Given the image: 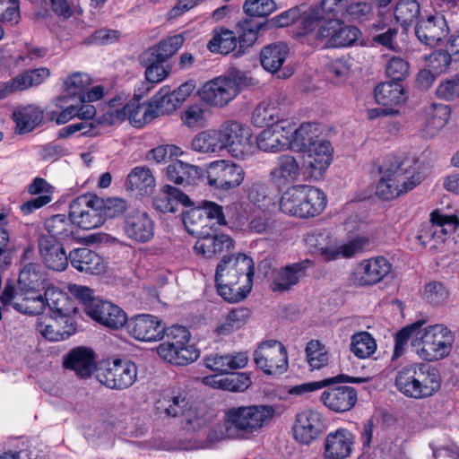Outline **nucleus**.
I'll list each match as a JSON object with an SVG mask.
<instances>
[{
  "mask_svg": "<svg viewBox=\"0 0 459 459\" xmlns=\"http://www.w3.org/2000/svg\"><path fill=\"white\" fill-rule=\"evenodd\" d=\"M45 280L41 265L29 263L21 270L16 284L6 282L0 302L4 308L13 307L22 314L39 315L45 309L41 293Z\"/></svg>",
  "mask_w": 459,
  "mask_h": 459,
  "instance_id": "1",
  "label": "nucleus"
},
{
  "mask_svg": "<svg viewBox=\"0 0 459 459\" xmlns=\"http://www.w3.org/2000/svg\"><path fill=\"white\" fill-rule=\"evenodd\" d=\"M254 274L251 257L244 254L224 255L215 273L218 293L231 303L242 300L252 289Z\"/></svg>",
  "mask_w": 459,
  "mask_h": 459,
  "instance_id": "2",
  "label": "nucleus"
},
{
  "mask_svg": "<svg viewBox=\"0 0 459 459\" xmlns=\"http://www.w3.org/2000/svg\"><path fill=\"white\" fill-rule=\"evenodd\" d=\"M275 414L271 405L234 406L223 418V435L229 439H250L269 424Z\"/></svg>",
  "mask_w": 459,
  "mask_h": 459,
  "instance_id": "3",
  "label": "nucleus"
},
{
  "mask_svg": "<svg viewBox=\"0 0 459 459\" xmlns=\"http://www.w3.org/2000/svg\"><path fill=\"white\" fill-rule=\"evenodd\" d=\"M126 209L121 199L104 200L96 195L86 194L73 200L69 205V217L74 225L90 230L101 226L107 218L115 217Z\"/></svg>",
  "mask_w": 459,
  "mask_h": 459,
  "instance_id": "4",
  "label": "nucleus"
},
{
  "mask_svg": "<svg viewBox=\"0 0 459 459\" xmlns=\"http://www.w3.org/2000/svg\"><path fill=\"white\" fill-rule=\"evenodd\" d=\"M380 179L377 195L384 200H393L415 188L423 179L414 158L404 159L397 164H385L379 169Z\"/></svg>",
  "mask_w": 459,
  "mask_h": 459,
  "instance_id": "5",
  "label": "nucleus"
},
{
  "mask_svg": "<svg viewBox=\"0 0 459 459\" xmlns=\"http://www.w3.org/2000/svg\"><path fill=\"white\" fill-rule=\"evenodd\" d=\"M394 385L407 397L424 399L439 390L441 379L434 367L422 363L411 364L398 370Z\"/></svg>",
  "mask_w": 459,
  "mask_h": 459,
  "instance_id": "6",
  "label": "nucleus"
},
{
  "mask_svg": "<svg viewBox=\"0 0 459 459\" xmlns=\"http://www.w3.org/2000/svg\"><path fill=\"white\" fill-rule=\"evenodd\" d=\"M454 343L451 331L444 325H429L418 331L412 348L424 360L434 361L446 357Z\"/></svg>",
  "mask_w": 459,
  "mask_h": 459,
  "instance_id": "7",
  "label": "nucleus"
},
{
  "mask_svg": "<svg viewBox=\"0 0 459 459\" xmlns=\"http://www.w3.org/2000/svg\"><path fill=\"white\" fill-rule=\"evenodd\" d=\"M165 340L157 347V353L164 360L184 366L196 360L200 355L199 351L189 345L190 333L184 327L174 325L166 329L164 327Z\"/></svg>",
  "mask_w": 459,
  "mask_h": 459,
  "instance_id": "8",
  "label": "nucleus"
},
{
  "mask_svg": "<svg viewBox=\"0 0 459 459\" xmlns=\"http://www.w3.org/2000/svg\"><path fill=\"white\" fill-rule=\"evenodd\" d=\"M458 226L459 219L456 215H447L435 210L430 213L429 221L420 225L416 239L424 247L437 250Z\"/></svg>",
  "mask_w": 459,
  "mask_h": 459,
  "instance_id": "9",
  "label": "nucleus"
},
{
  "mask_svg": "<svg viewBox=\"0 0 459 459\" xmlns=\"http://www.w3.org/2000/svg\"><path fill=\"white\" fill-rule=\"evenodd\" d=\"M256 367L266 375L283 374L289 368L288 352L279 341L267 340L254 351Z\"/></svg>",
  "mask_w": 459,
  "mask_h": 459,
  "instance_id": "10",
  "label": "nucleus"
},
{
  "mask_svg": "<svg viewBox=\"0 0 459 459\" xmlns=\"http://www.w3.org/2000/svg\"><path fill=\"white\" fill-rule=\"evenodd\" d=\"M137 367L129 359H115L97 373L98 381L110 389L124 390L137 379Z\"/></svg>",
  "mask_w": 459,
  "mask_h": 459,
  "instance_id": "11",
  "label": "nucleus"
},
{
  "mask_svg": "<svg viewBox=\"0 0 459 459\" xmlns=\"http://www.w3.org/2000/svg\"><path fill=\"white\" fill-rule=\"evenodd\" d=\"M222 150L235 158L242 159L250 147L251 131L248 126L238 121H226L217 129Z\"/></svg>",
  "mask_w": 459,
  "mask_h": 459,
  "instance_id": "12",
  "label": "nucleus"
},
{
  "mask_svg": "<svg viewBox=\"0 0 459 459\" xmlns=\"http://www.w3.org/2000/svg\"><path fill=\"white\" fill-rule=\"evenodd\" d=\"M391 270L392 264L384 256L364 259L354 267L350 281L356 287L372 286L380 282Z\"/></svg>",
  "mask_w": 459,
  "mask_h": 459,
  "instance_id": "13",
  "label": "nucleus"
},
{
  "mask_svg": "<svg viewBox=\"0 0 459 459\" xmlns=\"http://www.w3.org/2000/svg\"><path fill=\"white\" fill-rule=\"evenodd\" d=\"M205 178L210 186L230 190L238 186L244 180L243 169L232 162L220 160L209 164Z\"/></svg>",
  "mask_w": 459,
  "mask_h": 459,
  "instance_id": "14",
  "label": "nucleus"
},
{
  "mask_svg": "<svg viewBox=\"0 0 459 459\" xmlns=\"http://www.w3.org/2000/svg\"><path fill=\"white\" fill-rule=\"evenodd\" d=\"M238 83L231 78L219 76L206 82L199 91L201 100L212 107H224L239 93Z\"/></svg>",
  "mask_w": 459,
  "mask_h": 459,
  "instance_id": "15",
  "label": "nucleus"
},
{
  "mask_svg": "<svg viewBox=\"0 0 459 459\" xmlns=\"http://www.w3.org/2000/svg\"><path fill=\"white\" fill-rule=\"evenodd\" d=\"M311 265L312 262L305 259L273 269L271 274V290L278 293L290 291L306 277L307 270Z\"/></svg>",
  "mask_w": 459,
  "mask_h": 459,
  "instance_id": "16",
  "label": "nucleus"
},
{
  "mask_svg": "<svg viewBox=\"0 0 459 459\" xmlns=\"http://www.w3.org/2000/svg\"><path fill=\"white\" fill-rule=\"evenodd\" d=\"M85 313L96 322L111 329H118L128 321L121 307L101 299L91 300L86 305Z\"/></svg>",
  "mask_w": 459,
  "mask_h": 459,
  "instance_id": "17",
  "label": "nucleus"
},
{
  "mask_svg": "<svg viewBox=\"0 0 459 459\" xmlns=\"http://www.w3.org/2000/svg\"><path fill=\"white\" fill-rule=\"evenodd\" d=\"M333 149L329 141H316L305 151L304 167L310 178L319 179L331 164Z\"/></svg>",
  "mask_w": 459,
  "mask_h": 459,
  "instance_id": "18",
  "label": "nucleus"
},
{
  "mask_svg": "<svg viewBox=\"0 0 459 459\" xmlns=\"http://www.w3.org/2000/svg\"><path fill=\"white\" fill-rule=\"evenodd\" d=\"M130 335L142 342H156L163 339L164 325L157 316L148 314L137 315L127 321Z\"/></svg>",
  "mask_w": 459,
  "mask_h": 459,
  "instance_id": "19",
  "label": "nucleus"
},
{
  "mask_svg": "<svg viewBox=\"0 0 459 459\" xmlns=\"http://www.w3.org/2000/svg\"><path fill=\"white\" fill-rule=\"evenodd\" d=\"M38 332L50 342H60L69 338L76 331L73 316H41L37 319Z\"/></svg>",
  "mask_w": 459,
  "mask_h": 459,
  "instance_id": "20",
  "label": "nucleus"
},
{
  "mask_svg": "<svg viewBox=\"0 0 459 459\" xmlns=\"http://www.w3.org/2000/svg\"><path fill=\"white\" fill-rule=\"evenodd\" d=\"M322 415L316 411L306 410L296 415L292 427L294 438L301 444L308 445L324 431Z\"/></svg>",
  "mask_w": 459,
  "mask_h": 459,
  "instance_id": "21",
  "label": "nucleus"
},
{
  "mask_svg": "<svg viewBox=\"0 0 459 459\" xmlns=\"http://www.w3.org/2000/svg\"><path fill=\"white\" fill-rule=\"evenodd\" d=\"M292 126L288 121L264 129L256 138L257 147L264 152H280L290 145Z\"/></svg>",
  "mask_w": 459,
  "mask_h": 459,
  "instance_id": "22",
  "label": "nucleus"
},
{
  "mask_svg": "<svg viewBox=\"0 0 459 459\" xmlns=\"http://www.w3.org/2000/svg\"><path fill=\"white\" fill-rule=\"evenodd\" d=\"M323 404L333 412L351 411L358 401L357 390L349 385L329 386L320 396Z\"/></svg>",
  "mask_w": 459,
  "mask_h": 459,
  "instance_id": "23",
  "label": "nucleus"
},
{
  "mask_svg": "<svg viewBox=\"0 0 459 459\" xmlns=\"http://www.w3.org/2000/svg\"><path fill=\"white\" fill-rule=\"evenodd\" d=\"M27 191L34 197L20 205V210L23 215L31 214L49 204L53 201L55 187L45 178L37 177L28 185Z\"/></svg>",
  "mask_w": 459,
  "mask_h": 459,
  "instance_id": "24",
  "label": "nucleus"
},
{
  "mask_svg": "<svg viewBox=\"0 0 459 459\" xmlns=\"http://www.w3.org/2000/svg\"><path fill=\"white\" fill-rule=\"evenodd\" d=\"M123 230L130 239L145 243L154 235V223L145 212L134 211L126 215Z\"/></svg>",
  "mask_w": 459,
  "mask_h": 459,
  "instance_id": "25",
  "label": "nucleus"
},
{
  "mask_svg": "<svg viewBox=\"0 0 459 459\" xmlns=\"http://www.w3.org/2000/svg\"><path fill=\"white\" fill-rule=\"evenodd\" d=\"M448 30L443 16L430 15L417 23L415 34L421 43L434 48L447 36Z\"/></svg>",
  "mask_w": 459,
  "mask_h": 459,
  "instance_id": "26",
  "label": "nucleus"
},
{
  "mask_svg": "<svg viewBox=\"0 0 459 459\" xmlns=\"http://www.w3.org/2000/svg\"><path fill=\"white\" fill-rule=\"evenodd\" d=\"M39 255L45 265L53 271L62 272L68 266L69 255L63 245L51 237H39L38 239Z\"/></svg>",
  "mask_w": 459,
  "mask_h": 459,
  "instance_id": "27",
  "label": "nucleus"
},
{
  "mask_svg": "<svg viewBox=\"0 0 459 459\" xmlns=\"http://www.w3.org/2000/svg\"><path fill=\"white\" fill-rule=\"evenodd\" d=\"M168 180L183 186H197L205 179V170L198 166L176 160L166 168Z\"/></svg>",
  "mask_w": 459,
  "mask_h": 459,
  "instance_id": "28",
  "label": "nucleus"
},
{
  "mask_svg": "<svg viewBox=\"0 0 459 459\" xmlns=\"http://www.w3.org/2000/svg\"><path fill=\"white\" fill-rule=\"evenodd\" d=\"M142 64L145 66V79L143 82V91L138 89L139 93H135V97L141 98L143 94L150 91L154 84L162 82L171 72V67L165 64V60L160 59L155 55H151L149 51H145L142 57Z\"/></svg>",
  "mask_w": 459,
  "mask_h": 459,
  "instance_id": "29",
  "label": "nucleus"
},
{
  "mask_svg": "<svg viewBox=\"0 0 459 459\" xmlns=\"http://www.w3.org/2000/svg\"><path fill=\"white\" fill-rule=\"evenodd\" d=\"M354 437L345 429L330 432L325 441L324 455L325 459H344L352 450Z\"/></svg>",
  "mask_w": 459,
  "mask_h": 459,
  "instance_id": "30",
  "label": "nucleus"
},
{
  "mask_svg": "<svg viewBox=\"0 0 459 459\" xmlns=\"http://www.w3.org/2000/svg\"><path fill=\"white\" fill-rule=\"evenodd\" d=\"M299 175V164L291 155L279 156L269 174L271 182L279 188L298 181Z\"/></svg>",
  "mask_w": 459,
  "mask_h": 459,
  "instance_id": "31",
  "label": "nucleus"
},
{
  "mask_svg": "<svg viewBox=\"0 0 459 459\" xmlns=\"http://www.w3.org/2000/svg\"><path fill=\"white\" fill-rule=\"evenodd\" d=\"M64 367L74 371L78 377L86 378L91 375L96 367L94 353L86 347L74 348L65 357Z\"/></svg>",
  "mask_w": 459,
  "mask_h": 459,
  "instance_id": "32",
  "label": "nucleus"
},
{
  "mask_svg": "<svg viewBox=\"0 0 459 459\" xmlns=\"http://www.w3.org/2000/svg\"><path fill=\"white\" fill-rule=\"evenodd\" d=\"M234 240L227 234H206L199 236L194 248L198 255L212 258L230 251L234 248Z\"/></svg>",
  "mask_w": 459,
  "mask_h": 459,
  "instance_id": "33",
  "label": "nucleus"
},
{
  "mask_svg": "<svg viewBox=\"0 0 459 459\" xmlns=\"http://www.w3.org/2000/svg\"><path fill=\"white\" fill-rule=\"evenodd\" d=\"M374 94L377 102L386 107L380 109L378 114H397L398 111L396 109L388 107L399 105L404 100L403 88L396 82H387L378 84L375 88Z\"/></svg>",
  "mask_w": 459,
  "mask_h": 459,
  "instance_id": "34",
  "label": "nucleus"
},
{
  "mask_svg": "<svg viewBox=\"0 0 459 459\" xmlns=\"http://www.w3.org/2000/svg\"><path fill=\"white\" fill-rule=\"evenodd\" d=\"M285 116L280 102L276 99L264 100L258 104L252 115V122L258 127H269L280 124Z\"/></svg>",
  "mask_w": 459,
  "mask_h": 459,
  "instance_id": "35",
  "label": "nucleus"
},
{
  "mask_svg": "<svg viewBox=\"0 0 459 459\" xmlns=\"http://www.w3.org/2000/svg\"><path fill=\"white\" fill-rule=\"evenodd\" d=\"M69 261L72 266L80 272L99 274L104 270L103 259L88 247L72 250L69 254Z\"/></svg>",
  "mask_w": 459,
  "mask_h": 459,
  "instance_id": "36",
  "label": "nucleus"
},
{
  "mask_svg": "<svg viewBox=\"0 0 459 459\" xmlns=\"http://www.w3.org/2000/svg\"><path fill=\"white\" fill-rule=\"evenodd\" d=\"M248 359L246 351L225 355L216 353L205 357L204 364L212 371L229 374L231 370L243 368L247 364Z\"/></svg>",
  "mask_w": 459,
  "mask_h": 459,
  "instance_id": "37",
  "label": "nucleus"
},
{
  "mask_svg": "<svg viewBox=\"0 0 459 459\" xmlns=\"http://www.w3.org/2000/svg\"><path fill=\"white\" fill-rule=\"evenodd\" d=\"M118 118H127L134 127L141 128L155 117L149 102L140 103L134 99L126 103L122 109L117 110Z\"/></svg>",
  "mask_w": 459,
  "mask_h": 459,
  "instance_id": "38",
  "label": "nucleus"
},
{
  "mask_svg": "<svg viewBox=\"0 0 459 459\" xmlns=\"http://www.w3.org/2000/svg\"><path fill=\"white\" fill-rule=\"evenodd\" d=\"M77 117L83 120L82 122L68 125L58 131L59 138H66L72 134L80 132L81 135L92 136L93 126L89 120L92 119L96 115V108L91 104H82L81 106L76 105Z\"/></svg>",
  "mask_w": 459,
  "mask_h": 459,
  "instance_id": "39",
  "label": "nucleus"
},
{
  "mask_svg": "<svg viewBox=\"0 0 459 459\" xmlns=\"http://www.w3.org/2000/svg\"><path fill=\"white\" fill-rule=\"evenodd\" d=\"M178 204L189 206L192 202L181 190L171 186H165L163 192L153 199L155 209L163 213L177 212Z\"/></svg>",
  "mask_w": 459,
  "mask_h": 459,
  "instance_id": "40",
  "label": "nucleus"
},
{
  "mask_svg": "<svg viewBox=\"0 0 459 459\" xmlns=\"http://www.w3.org/2000/svg\"><path fill=\"white\" fill-rule=\"evenodd\" d=\"M290 49L283 42L269 44L260 53L261 65L268 72L277 73L285 62Z\"/></svg>",
  "mask_w": 459,
  "mask_h": 459,
  "instance_id": "41",
  "label": "nucleus"
},
{
  "mask_svg": "<svg viewBox=\"0 0 459 459\" xmlns=\"http://www.w3.org/2000/svg\"><path fill=\"white\" fill-rule=\"evenodd\" d=\"M422 130L427 136H434L446 125L450 117V108L445 104L433 103L425 109Z\"/></svg>",
  "mask_w": 459,
  "mask_h": 459,
  "instance_id": "42",
  "label": "nucleus"
},
{
  "mask_svg": "<svg viewBox=\"0 0 459 459\" xmlns=\"http://www.w3.org/2000/svg\"><path fill=\"white\" fill-rule=\"evenodd\" d=\"M319 128L316 124L305 123L297 129L292 127V134L290 137L288 148L296 152H305L309 148L318 136Z\"/></svg>",
  "mask_w": 459,
  "mask_h": 459,
  "instance_id": "43",
  "label": "nucleus"
},
{
  "mask_svg": "<svg viewBox=\"0 0 459 459\" xmlns=\"http://www.w3.org/2000/svg\"><path fill=\"white\" fill-rule=\"evenodd\" d=\"M13 118L20 134L34 130L43 120V111L33 105L20 108L13 111Z\"/></svg>",
  "mask_w": 459,
  "mask_h": 459,
  "instance_id": "44",
  "label": "nucleus"
},
{
  "mask_svg": "<svg viewBox=\"0 0 459 459\" xmlns=\"http://www.w3.org/2000/svg\"><path fill=\"white\" fill-rule=\"evenodd\" d=\"M303 196V185L289 187L280 199L281 211L289 215L304 218Z\"/></svg>",
  "mask_w": 459,
  "mask_h": 459,
  "instance_id": "45",
  "label": "nucleus"
},
{
  "mask_svg": "<svg viewBox=\"0 0 459 459\" xmlns=\"http://www.w3.org/2000/svg\"><path fill=\"white\" fill-rule=\"evenodd\" d=\"M303 195L304 218L315 217L326 207V195L319 188L303 185Z\"/></svg>",
  "mask_w": 459,
  "mask_h": 459,
  "instance_id": "46",
  "label": "nucleus"
},
{
  "mask_svg": "<svg viewBox=\"0 0 459 459\" xmlns=\"http://www.w3.org/2000/svg\"><path fill=\"white\" fill-rule=\"evenodd\" d=\"M126 186L141 195H149L155 187V178L147 167H135L127 176Z\"/></svg>",
  "mask_w": 459,
  "mask_h": 459,
  "instance_id": "47",
  "label": "nucleus"
},
{
  "mask_svg": "<svg viewBox=\"0 0 459 459\" xmlns=\"http://www.w3.org/2000/svg\"><path fill=\"white\" fill-rule=\"evenodd\" d=\"M204 382L212 387L231 392H243L251 385V379L247 373L231 374L219 379L216 377H206Z\"/></svg>",
  "mask_w": 459,
  "mask_h": 459,
  "instance_id": "48",
  "label": "nucleus"
},
{
  "mask_svg": "<svg viewBox=\"0 0 459 459\" xmlns=\"http://www.w3.org/2000/svg\"><path fill=\"white\" fill-rule=\"evenodd\" d=\"M369 244V238L365 236H358L337 248H324L322 255L327 261L335 260L340 256L351 257L362 251Z\"/></svg>",
  "mask_w": 459,
  "mask_h": 459,
  "instance_id": "49",
  "label": "nucleus"
},
{
  "mask_svg": "<svg viewBox=\"0 0 459 459\" xmlns=\"http://www.w3.org/2000/svg\"><path fill=\"white\" fill-rule=\"evenodd\" d=\"M44 300L45 306L48 305L53 316H72L71 314L75 312V307L66 294L55 288L46 290Z\"/></svg>",
  "mask_w": 459,
  "mask_h": 459,
  "instance_id": "50",
  "label": "nucleus"
},
{
  "mask_svg": "<svg viewBox=\"0 0 459 459\" xmlns=\"http://www.w3.org/2000/svg\"><path fill=\"white\" fill-rule=\"evenodd\" d=\"M73 225L71 219L66 218L65 214L53 215L45 221V229L48 235L40 237H51L57 241L67 239L73 237Z\"/></svg>",
  "mask_w": 459,
  "mask_h": 459,
  "instance_id": "51",
  "label": "nucleus"
},
{
  "mask_svg": "<svg viewBox=\"0 0 459 459\" xmlns=\"http://www.w3.org/2000/svg\"><path fill=\"white\" fill-rule=\"evenodd\" d=\"M377 347L376 340L366 331L355 333L351 337L350 350L359 359L370 358L376 352Z\"/></svg>",
  "mask_w": 459,
  "mask_h": 459,
  "instance_id": "52",
  "label": "nucleus"
},
{
  "mask_svg": "<svg viewBox=\"0 0 459 459\" xmlns=\"http://www.w3.org/2000/svg\"><path fill=\"white\" fill-rule=\"evenodd\" d=\"M189 404L186 395L179 394L159 400L156 403V411L166 417L182 418Z\"/></svg>",
  "mask_w": 459,
  "mask_h": 459,
  "instance_id": "53",
  "label": "nucleus"
},
{
  "mask_svg": "<svg viewBox=\"0 0 459 459\" xmlns=\"http://www.w3.org/2000/svg\"><path fill=\"white\" fill-rule=\"evenodd\" d=\"M191 148L200 153H216L222 151L217 129L198 133L191 142Z\"/></svg>",
  "mask_w": 459,
  "mask_h": 459,
  "instance_id": "54",
  "label": "nucleus"
},
{
  "mask_svg": "<svg viewBox=\"0 0 459 459\" xmlns=\"http://www.w3.org/2000/svg\"><path fill=\"white\" fill-rule=\"evenodd\" d=\"M368 378L365 377H353L348 375L341 374L333 377L325 378L321 381H315L310 383H305L302 385H295L291 387L290 390V394H302L305 393L313 392L323 387H325L331 384L334 383H364L367 382Z\"/></svg>",
  "mask_w": 459,
  "mask_h": 459,
  "instance_id": "55",
  "label": "nucleus"
},
{
  "mask_svg": "<svg viewBox=\"0 0 459 459\" xmlns=\"http://www.w3.org/2000/svg\"><path fill=\"white\" fill-rule=\"evenodd\" d=\"M154 117L171 114L178 108L169 86H163L149 101Z\"/></svg>",
  "mask_w": 459,
  "mask_h": 459,
  "instance_id": "56",
  "label": "nucleus"
},
{
  "mask_svg": "<svg viewBox=\"0 0 459 459\" xmlns=\"http://www.w3.org/2000/svg\"><path fill=\"white\" fill-rule=\"evenodd\" d=\"M238 44V39L232 30L227 29L215 30L212 39L208 42L207 48L213 53L227 55L232 52Z\"/></svg>",
  "mask_w": 459,
  "mask_h": 459,
  "instance_id": "57",
  "label": "nucleus"
},
{
  "mask_svg": "<svg viewBox=\"0 0 459 459\" xmlns=\"http://www.w3.org/2000/svg\"><path fill=\"white\" fill-rule=\"evenodd\" d=\"M209 422L207 410L204 405L189 404L181 419V424L186 431H198Z\"/></svg>",
  "mask_w": 459,
  "mask_h": 459,
  "instance_id": "58",
  "label": "nucleus"
},
{
  "mask_svg": "<svg viewBox=\"0 0 459 459\" xmlns=\"http://www.w3.org/2000/svg\"><path fill=\"white\" fill-rule=\"evenodd\" d=\"M326 17L316 4L310 6L300 16L299 33L302 35L313 34L315 36L320 25L324 24L326 21Z\"/></svg>",
  "mask_w": 459,
  "mask_h": 459,
  "instance_id": "59",
  "label": "nucleus"
},
{
  "mask_svg": "<svg viewBox=\"0 0 459 459\" xmlns=\"http://www.w3.org/2000/svg\"><path fill=\"white\" fill-rule=\"evenodd\" d=\"M184 38L180 34L173 35L160 40L157 45L150 48L147 51L155 55L161 60L167 61L173 56L183 46Z\"/></svg>",
  "mask_w": 459,
  "mask_h": 459,
  "instance_id": "60",
  "label": "nucleus"
},
{
  "mask_svg": "<svg viewBox=\"0 0 459 459\" xmlns=\"http://www.w3.org/2000/svg\"><path fill=\"white\" fill-rule=\"evenodd\" d=\"M249 315L250 312L247 307H238L230 310L225 316L223 323L217 326V333L219 334H228L239 329L247 323Z\"/></svg>",
  "mask_w": 459,
  "mask_h": 459,
  "instance_id": "61",
  "label": "nucleus"
},
{
  "mask_svg": "<svg viewBox=\"0 0 459 459\" xmlns=\"http://www.w3.org/2000/svg\"><path fill=\"white\" fill-rule=\"evenodd\" d=\"M91 80L89 74L82 72H75L67 76L64 80V89L65 91L72 96H78L79 100H81V95L84 93V91L91 85Z\"/></svg>",
  "mask_w": 459,
  "mask_h": 459,
  "instance_id": "62",
  "label": "nucleus"
},
{
  "mask_svg": "<svg viewBox=\"0 0 459 459\" xmlns=\"http://www.w3.org/2000/svg\"><path fill=\"white\" fill-rule=\"evenodd\" d=\"M420 12V4L416 0H400L395 6L394 17L405 26L413 22Z\"/></svg>",
  "mask_w": 459,
  "mask_h": 459,
  "instance_id": "63",
  "label": "nucleus"
},
{
  "mask_svg": "<svg viewBox=\"0 0 459 459\" xmlns=\"http://www.w3.org/2000/svg\"><path fill=\"white\" fill-rule=\"evenodd\" d=\"M306 354L309 366L314 369H319L328 362V352L319 341H310L307 344Z\"/></svg>",
  "mask_w": 459,
  "mask_h": 459,
  "instance_id": "64",
  "label": "nucleus"
}]
</instances>
